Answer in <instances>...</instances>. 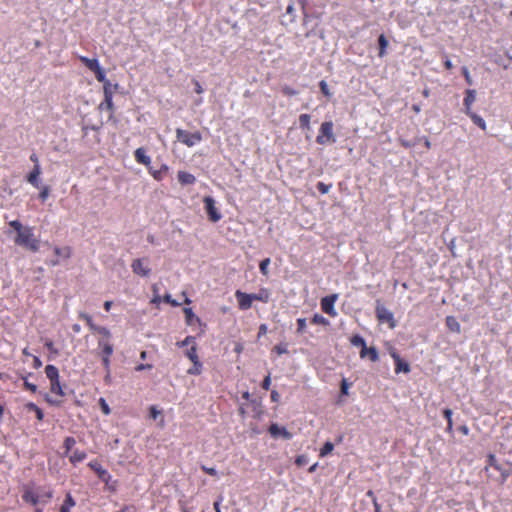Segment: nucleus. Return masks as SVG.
I'll return each mask as SVG.
<instances>
[{"instance_id": "obj_1", "label": "nucleus", "mask_w": 512, "mask_h": 512, "mask_svg": "<svg viewBox=\"0 0 512 512\" xmlns=\"http://www.w3.org/2000/svg\"><path fill=\"white\" fill-rule=\"evenodd\" d=\"M9 226L17 232V236L14 239L16 245L24 247L31 252L39 251L40 241L34 236L32 227L23 226L18 220L10 221Z\"/></svg>"}, {"instance_id": "obj_2", "label": "nucleus", "mask_w": 512, "mask_h": 512, "mask_svg": "<svg viewBox=\"0 0 512 512\" xmlns=\"http://www.w3.org/2000/svg\"><path fill=\"white\" fill-rule=\"evenodd\" d=\"M114 352L111 339H98V356L101 358L102 364L106 371L110 370L111 356Z\"/></svg>"}, {"instance_id": "obj_3", "label": "nucleus", "mask_w": 512, "mask_h": 512, "mask_svg": "<svg viewBox=\"0 0 512 512\" xmlns=\"http://www.w3.org/2000/svg\"><path fill=\"white\" fill-rule=\"evenodd\" d=\"M176 138L180 143L187 147H193L199 144L203 139L200 131L189 132L182 128L176 129Z\"/></svg>"}, {"instance_id": "obj_4", "label": "nucleus", "mask_w": 512, "mask_h": 512, "mask_svg": "<svg viewBox=\"0 0 512 512\" xmlns=\"http://www.w3.org/2000/svg\"><path fill=\"white\" fill-rule=\"evenodd\" d=\"M333 122L325 121L321 124L319 129V134L316 137V142L320 145H324L326 143H335L336 137L333 132Z\"/></svg>"}, {"instance_id": "obj_5", "label": "nucleus", "mask_w": 512, "mask_h": 512, "mask_svg": "<svg viewBox=\"0 0 512 512\" xmlns=\"http://www.w3.org/2000/svg\"><path fill=\"white\" fill-rule=\"evenodd\" d=\"M376 317L381 324H388L389 328L395 327L393 313L388 310L379 300L376 302Z\"/></svg>"}, {"instance_id": "obj_6", "label": "nucleus", "mask_w": 512, "mask_h": 512, "mask_svg": "<svg viewBox=\"0 0 512 512\" xmlns=\"http://www.w3.org/2000/svg\"><path fill=\"white\" fill-rule=\"evenodd\" d=\"M203 202L209 220L213 223L218 222L222 218V215L215 205V200L211 196H205Z\"/></svg>"}, {"instance_id": "obj_7", "label": "nucleus", "mask_w": 512, "mask_h": 512, "mask_svg": "<svg viewBox=\"0 0 512 512\" xmlns=\"http://www.w3.org/2000/svg\"><path fill=\"white\" fill-rule=\"evenodd\" d=\"M337 299H338V294H331V295L323 297L320 302L322 311L331 317H335L337 315V311H336L334 305H335Z\"/></svg>"}, {"instance_id": "obj_8", "label": "nucleus", "mask_w": 512, "mask_h": 512, "mask_svg": "<svg viewBox=\"0 0 512 512\" xmlns=\"http://www.w3.org/2000/svg\"><path fill=\"white\" fill-rule=\"evenodd\" d=\"M54 253L57 256V258L48 262V265H50V266L59 265L60 259H63V260L69 259L72 256V248L70 246H64V247L55 246Z\"/></svg>"}, {"instance_id": "obj_9", "label": "nucleus", "mask_w": 512, "mask_h": 512, "mask_svg": "<svg viewBox=\"0 0 512 512\" xmlns=\"http://www.w3.org/2000/svg\"><path fill=\"white\" fill-rule=\"evenodd\" d=\"M235 297L238 302V307L240 310L245 311L251 308L252 302L254 301L253 295L245 293L241 290H236Z\"/></svg>"}, {"instance_id": "obj_10", "label": "nucleus", "mask_w": 512, "mask_h": 512, "mask_svg": "<svg viewBox=\"0 0 512 512\" xmlns=\"http://www.w3.org/2000/svg\"><path fill=\"white\" fill-rule=\"evenodd\" d=\"M132 271L141 277H147L151 273V269L145 265L144 259H134L131 264Z\"/></svg>"}, {"instance_id": "obj_11", "label": "nucleus", "mask_w": 512, "mask_h": 512, "mask_svg": "<svg viewBox=\"0 0 512 512\" xmlns=\"http://www.w3.org/2000/svg\"><path fill=\"white\" fill-rule=\"evenodd\" d=\"M22 499L24 502L35 506L40 502V495L36 493L31 487L24 486Z\"/></svg>"}, {"instance_id": "obj_12", "label": "nucleus", "mask_w": 512, "mask_h": 512, "mask_svg": "<svg viewBox=\"0 0 512 512\" xmlns=\"http://www.w3.org/2000/svg\"><path fill=\"white\" fill-rule=\"evenodd\" d=\"M391 356L392 358L394 359V362H395V372L398 374V373H401V372H404V373H407L410 371V366L408 364L407 361H405L404 359H402L397 353L396 351H392L391 352Z\"/></svg>"}, {"instance_id": "obj_13", "label": "nucleus", "mask_w": 512, "mask_h": 512, "mask_svg": "<svg viewBox=\"0 0 512 512\" xmlns=\"http://www.w3.org/2000/svg\"><path fill=\"white\" fill-rule=\"evenodd\" d=\"M42 170L40 165H34L33 169L28 173L26 180L35 188H40L39 176Z\"/></svg>"}, {"instance_id": "obj_14", "label": "nucleus", "mask_w": 512, "mask_h": 512, "mask_svg": "<svg viewBox=\"0 0 512 512\" xmlns=\"http://www.w3.org/2000/svg\"><path fill=\"white\" fill-rule=\"evenodd\" d=\"M269 433L273 437L281 436L286 440H290L292 438V433L289 432L286 428L280 427L277 424H272L269 427Z\"/></svg>"}, {"instance_id": "obj_15", "label": "nucleus", "mask_w": 512, "mask_h": 512, "mask_svg": "<svg viewBox=\"0 0 512 512\" xmlns=\"http://www.w3.org/2000/svg\"><path fill=\"white\" fill-rule=\"evenodd\" d=\"M88 465L98 474L100 479L107 481L110 478L108 471L104 469L98 462H90Z\"/></svg>"}, {"instance_id": "obj_16", "label": "nucleus", "mask_w": 512, "mask_h": 512, "mask_svg": "<svg viewBox=\"0 0 512 512\" xmlns=\"http://www.w3.org/2000/svg\"><path fill=\"white\" fill-rule=\"evenodd\" d=\"M177 177L181 185H192L196 182V177L186 171H179Z\"/></svg>"}, {"instance_id": "obj_17", "label": "nucleus", "mask_w": 512, "mask_h": 512, "mask_svg": "<svg viewBox=\"0 0 512 512\" xmlns=\"http://www.w3.org/2000/svg\"><path fill=\"white\" fill-rule=\"evenodd\" d=\"M134 156L139 164L148 166L151 163L150 157L146 154V151L143 148H137L134 152Z\"/></svg>"}, {"instance_id": "obj_18", "label": "nucleus", "mask_w": 512, "mask_h": 512, "mask_svg": "<svg viewBox=\"0 0 512 512\" xmlns=\"http://www.w3.org/2000/svg\"><path fill=\"white\" fill-rule=\"evenodd\" d=\"M360 357L361 358L369 357L372 362H376L379 359L378 352H377L376 348H374V347L368 348L367 346H365L364 349H361Z\"/></svg>"}, {"instance_id": "obj_19", "label": "nucleus", "mask_w": 512, "mask_h": 512, "mask_svg": "<svg viewBox=\"0 0 512 512\" xmlns=\"http://www.w3.org/2000/svg\"><path fill=\"white\" fill-rule=\"evenodd\" d=\"M475 99H476V91L472 90V89L467 90L466 96L464 98V106L466 109V114L472 112L471 106L475 102Z\"/></svg>"}, {"instance_id": "obj_20", "label": "nucleus", "mask_w": 512, "mask_h": 512, "mask_svg": "<svg viewBox=\"0 0 512 512\" xmlns=\"http://www.w3.org/2000/svg\"><path fill=\"white\" fill-rule=\"evenodd\" d=\"M254 301L267 303L270 301V292L267 288H260L257 293H252Z\"/></svg>"}, {"instance_id": "obj_21", "label": "nucleus", "mask_w": 512, "mask_h": 512, "mask_svg": "<svg viewBox=\"0 0 512 512\" xmlns=\"http://www.w3.org/2000/svg\"><path fill=\"white\" fill-rule=\"evenodd\" d=\"M79 60L92 72L98 70L99 62L96 58L90 59L86 56H80Z\"/></svg>"}, {"instance_id": "obj_22", "label": "nucleus", "mask_w": 512, "mask_h": 512, "mask_svg": "<svg viewBox=\"0 0 512 512\" xmlns=\"http://www.w3.org/2000/svg\"><path fill=\"white\" fill-rule=\"evenodd\" d=\"M119 85L117 83L112 84L110 80L103 83V94L104 97H112L114 96V93L117 91Z\"/></svg>"}, {"instance_id": "obj_23", "label": "nucleus", "mask_w": 512, "mask_h": 512, "mask_svg": "<svg viewBox=\"0 0 512 512\" xmlns=\"http://www.w3.org/2000/svg\"><path fill=\"white\" fill-rule=\"evenodd\" d=\"M45 374L50 382L60 378L58 368L52 364L45 367Z\"/></svg>"}, {"instance_id": "obj_24", "label": "nucleus", "mask_w": 512, "mask_h": 512, "mask_svg": "<svg viewBox=\"0 0 512 512\" xmlns=\"http://www.w3.org/2000/svg\"><path fill=\"white\" fill-rule=\"evenodd\" d=\"M50 391L59 397H64L65 393L60 382V378L50 382Z\"/></svg>"}, {"instance_id": "obj_25", "label": "nucleus", "mask_w": 512, "mask_h": 512, "mask_svg": "<svg viewBox=\"0 0 512 512\" xmlns=\"http://www.w3.org/2000/svg\"><path fill=\"white\" fill-rule=\"evenodd\" d=\"M75 504L76 502L73 499L71 493H67L66 498L60 507V512H70L71 508L74 507Z\"/></svg>"}, {"instance_id": "obj_26", "label": "nucleus", "mask_w": 512, "mask_h": 512, "mask_svg": "<svg viewBox=\"0 0 512 512\" xmlns=\"http://www.w3.org/2000/svg\"><path fill=\"white\" fill-rule=\"evenodd\" d=\"M98 109L100 111L108 110L111 114L114 112V103L112 97H104L103 101L99 104Z\"/></svg>"}, {"instance_id": "obj_27", "label": "nucleus", "mask_w": 512, "mask_h": 512, "mask_svg": "<svg viewBox=\"0 0 512 512\" xmlns=\"http://www.w3.org/2000/svg\"><path fill=\"white\" fill-rule=\"evenodd\" d=\"M378 47H379L378 56L382 58L385 56L386 49L388 47V40L384 34H381L378 38Z\"/></svg>"}, {"instance_id": "obj_28", "label": "nucleus", "mask_w": 512, "mask_h": 512, "mask_svg": "<svg viewBox=\"0 0 512 512\" xmlns=\"http://www.w3.org/2000/svg\"><path fill=\"white\" fill-rule=\"evenodd\" d=\"M25 407L29 411H33L35 413L36 418H37L38 421H43V419H44L43 410L41 408H39L35 403L29 402V403L26 404Z\"/></svg>"}, {"instance_id": "obj_29", "label": "nucleus", "mask_w": 512, "mask_h": 512, "mask_svg": "<svg viewBox=\"0 0 512 512\" xmlns=\"http://www.w3.org/2000/svg\"><path fill=\"white\" fill-rule=\"evenodd\" d=\"M446 324H447V327L451 331L456 332V333L460 332L461 326H460L459 322L457 321V319L455 317L447 316L446 317Z\"/></svg>"}, {"instance_id": "obj_30", "label": "nucleus", "mask_w": 512, "mask_h": 512, "mask_svg": "<svg viewBox=\"0 0 512 512\" xmlns=\"http://www.w3.org/2000/svg\"><path fill=\"white\" fill-rule=\"evenodd\" d=\"M79 318L85 321L86 325L92 332H95L99 325H96L92 319V317L87 313H80Z\"/></svg>"}, {"instance_id": "obj_31", "label": "nucleus", "mask_w": 512, "mask_h": 512, "mask_svg": "<svg viewBox=\"0 0 512 512\" xmlns=\"http://www.w3.org/2000/svg\"><path fill=\"white\" fill-rule=\"evenodd\" d=\"M86 453L84 451L75 450L69 456V460L72 464H76L82 462L86 458Z\"/></svg>"}, {"instance_id": "obj_32", "label": "nucleus", "mask_w": 512, "mask_h": 512, "mask_svg": "<svg viewBox=\"0 0 512 512\" xmlns=\"http://www.w3.org/2000/svg\"><path fill=\"white\" fill-rule=\"evenodd\" d=\"M467 115L471 118L474 124H476L482 130H486V122L481 116L473 112H470Z\"/></svg>"}, {"instance_id": "obj_33", "label": "nucleus", "mask_w": 512, "mask_h": 512, "mask_svg": "<svg viewBox=\"0 0 512 512\" xmlns=\"http://www.w3.org/2000/svg\"><path fill=\"white\" fill-rule=\"evenodd\" d=\"M310 120H311V117L309 114H301L299 116L300 128L303 130H309L310 129Z\"/></svg>"}, {"instance_id": "obj_34", "label": "nucleus", "mask_w": 512, "mask_h": 512, "mask_svg": "<svg viewBox=\"0 0 512 512\" xmlns=\"http://www.w3.org/2000/svg\"><path fill=\"white\" fill-rule=\"evenodd\" d=\"M350 343L355 347H361V349H364V347L366 346L364 338L358 334L353 335L350 338Z\"/></svg>"}, {"instance_id": "obj_35", "label": "nucleus", "mask_w": 512, "mask_h": 512, "mask_svg": "<svg viewBox=\"0 0 512 512\" xmlns=\"http://www.w3.org/2000/svg\"><path fill=\"white\" fill-rule=\"evenodd\" d=\"M193 366L187 370L189 375H200L202 373L203 365L200 361L192 362Z\"/></svg>"}, {"instance_id": "obj_36", "label": "nucleus", "mask_w": 512, "mask_h": 512, "mask_svg": "<svg viewBox=\"0 0 512 512\" xmlns=\"http://www.w3.org/2000/svg\"><path fill=\"white\" fill-rule=\"evenodd\" d=\"M186 356L191 362L200 361L197 353L196 344L192 345L190 349L186 351Z\"/></svg>"}, {"instance_id": "obj_37", "label": "nucleus", "mask_w": 512, "mask_h": 512, "mask_svg": "<svg viewBox=\"0 0 512 512\" xmlns=\"http://www.w3.org/2000/svg\"><path fill=\"white\" fill-rule=\"evenodd\" d=\"M311 323L312 324H315V325H322V326H326L329 324V321L322 315L316 313L313 315V317L311 318Z\"/></svg>"}, {"instance_id": "obj_38", "label": "nucleus", "mask_w": 512, "mask_h": 512, "mask_svg": "<svg viewBox=\"0 0 512 512\" xmlns=\"http://www.w3.org/2000/svg\"><path fill=\"white\" fill-rule=\"evenodd\" d=\"M100 335L99 339H111V332L108 328L104 326H98L97 330L94 332Z\"/></svg>"}, {"instance_id": "obj_39", "label": "nucleus", "mask_w": 512, "mask_h": 512, "mask_svg": "<svg viewBox=\"0 0 512 512\" xmlns=\"http://www.w3.org/2000/svg\"><path fill=\"white\" fill-rule=\"evenodd\" d=\"M487 464H488V466L493 467L498 471H502V466L498 463L497 458L494 454L488 455Z\"/></svg>"}, {"instance_id": "obj_40", "label": "nucleus", "mask_w": 512, "mask_h": 512, "mask_svg": "<svg viewBox=\"0 0 512 512\" xmlns=\"http://www.w3.org/2000/svg\"><path fill=\"white\" fill-rule=\"evenodd\" d=\"M333 449H334V444L327 441L320 449V456L324 457V456L328 455L329 453H331L333 451Z\"/></svg>"}, {"instance_id": "obj_41", "label": "nucleus", "mask_w": 512, "mask_h": 512, "mask_svg": "<svg viewBox=\"0 0 512 512\" xmlns=\"http://www.w3.org/2000/svg\"><path fill=\"white\" fill-rule=\"evenodd\" d=\"M270 258H265L263 259L260 264H259V269H260V272L264 275V276H267L269 274V271H268V267L270 265Z\"/></svg>"}, {"instance_id": "obj_42", "label": "nucleus", "mask_w": 512, "mask_h": 512, "mask_svg": "<svg viewBox=\"0 0 512 512\" xmlns=\"http://www.w3.org/2000/svg\"><path fill=\"white\" fill-rule=\"evenodd\" d=\"M49 194H50L49 186L44 185V186L40 187V192H39L38 197L42 202H45L47 200V198L49 197Z\"/></svg>"}, {"instance_id": "obj_43", "label": "nucleus", "mask_w": 512, "mask_h": 512, "mask_svg": "<svg viewBox=\"0 0 512 512\" xmlns=\"http://www.w3.org/2000/svg\"><path fill=\"white\" fill-rule=\"evenodd\" d=\"M75 444L76 440L73 437H66L64 440L65 454H68Z\"/></svg>"}, {"instance_id": "obj_44", "label": "nucleus", "mask_w": 512, "mask_h": 512, "mask_svg": "<svg viewBox=\"0 0 512 512\" xmlns=\"http://www.w3.org/2000/svg\"><path fill=\"white\" fill-rule=\"evenodd\" d=\"M44 345L49 350V352L54 356H57L59 354V350L55 347L54 342L52 340L46 339Z\"/></svg>"}, {"instance_id": "obj_45", "label": "nucleus", "mask_w": 512, "mask_h": 512, "mask_svg": "<svg viewBox=\"0 0 512 512\" xmlns=\"http://www.w3.org/2000/svg\"><path fill=\"white\" fill-rule=\"evenodd\" d=\"M272 352L276 353L277 355L287 354V345L284 343L277 344L273 347Z\"/></svg>"}, {"instance_id": "obj_46", "label": "nucleus", "mask_w": 512, "mask_h": 512, "mask_svg": "<svg viewBox=\"0 0 512 512\" xmlns=\"http://www.w3.org/2000/svg\"><path fill=\"white\" fill-rule=\"evenodd\" d=\"M306 319L305 318H298L297 319V333L298 334H304L306 332Z\"/></svg>"}, {"instance_id": "obj_47", "label": "nucleus", "mask_w": 512, "mask_h": 512, "mask_svg": "<svg viewBox=\"0 0 512 512\" xmlns=\"http://www.w3.org/2000/svg\"><path fill=\"white\" fill-rule=\"evenodd\" d=\"M93 73L95 74V77L99 82L104 83L108 81V79L106 78L105 71L100 66L98 67V70H95Z\"/></svg>"}, {"instance_id": "obj_48", "label": "nucleus", "mask_w": 512, "mask_h": 512, "mask_svg": "<svg viewBox=\"0 0 512 512\" xmlns=\"http://www.w3.org/2000/svg\"><path fill=\"white\" fill-rule=\"evenodd\" d=\"M319 87H320V90L322 92V94L325 96V97H331V92H330V89L328 87V84L326 83L325 80H321L319 82Z\"/></svg>"}, {"instance_id": "obj_49", "label": "nucleus", "mask_w": 512, "mask_h": 512, "mask_svg": "<svg viewBox=\"0 0 512 512\" xmlns=\"http://www.w3.org/2000/svg\"><path fill=\"white\" fill-rule=\"evenodd\" d=\"M443 414L445 416V418L447 419V429L448 430H451L452 429V410L451 409H445L443 411Z\"/></svg>"}, {"instance_id": "obj_50", "label": "nucleus", "mask_w": 512, "mask_h": 512, "mask_svg": "<svg viewBox=\"0 0 512 512\" xmlns=\"http://www.w3.org/2000/svg\"><path fill=\"white\" fill-rule=\"evenodd\" d=\"M331 188V184H325L324 182L317 183V189L321 194H327Z\"/></svg>"}, {"instance_id": "obj_51", "label": "nucleus", "mask_w": 512, "mask_h": 512, "mask_svg": "<svg viewBox=\"0 0 512 512\" xmlns=\"http://www.w3.org/2000/svg\"><path fill=\"white\" fill-rule=\"evenodd\" d=\"M282 93L286 96H295L298 94L297 90L288 85L282 87Z\"/></svg>"}, {"instance_id": "obj_52", "label": "nucleus", "mask_w": 512, "mask_h": 512, "mask_svg": "<svg viewBox=\"0 0 512 512\" xmlns=\"http://www.w3.org/2000/svg\"><path fill=\"white\" fill-rule=\"evenodd\" d=\"M308 463V457L304 454L298 455L295 459V464L299 467L304 466Z\"/></svg>"}, {"instance_id": "obj_53", "label": "nucleus", "mask_w": 512, "mask_h": 512, "mask_svg": "<svg viewBox=\"0 0 512 512\" xmlns=\"http://www.w3.org/2000/svg\"><path fill=\"white\" fill-rule=\"evenodd\" d=\"M184 314H185V318H186V322L188 324H191L192 323V319L195 317V314L192 310V308H184Z\"/></svg>"}, {"instance_id": "obj_54", "label": "nucleus", "mask_w": 512, "mask_h": 512, "mask_svg": "<svg viewBox=\"0 0 512 512\" xmlns=\"http://www.w3.org/2000/svg\"><path fill=\"white\" fill-rule=\"evenodd\" d=\"M23 380H24V382H23V387H24L26 390H28V391H30V392H32V393H36V391H37V386H36L35 384L30 383L29 381H27V379H26L25 377H23Z\"/></svg>"}, {"instance_id": "obj_55", "label": "nucleus", "mask_w": 512, "mask_h": 512, "mask_svg": "<svg viewBox=\"0 0 512 512\" xmlns=\"http://www.w3.org/2000/svg\"><path fill=\"white\" fill-rule=\"evenodd\" d=\"M99 405L101 407V410L102 412L105 414V415H109L110 414V408H109V405L107 404L106 400L104 398H100L99 399Z\"/></svg>"}, {"instance_id": "obj_56", "label": "nucleus", "mask_w": 512, "mask_h": 512, "mask_svg": "<svg viewBox=\"0 0 512 512\" xmlns=\"http://www.w3.org/2000/svg\"><path fill=\"white\" fill-rule=\"evenodd\" d=\"M195 344V338L193 336H187L183 341L181 342H178V346L180 347H183V346H187L189 344Z\"/></svg>"}, {"instance_id": "obj_57", "label": "nucleus", "mask_w": 512, "mask_h": 512, "mask_svg": "<svg viewBox=\"0 0 512 512\" xmlns=\"http://www.w3.org/2000/svg\"><path fill=\"white\" fill-rule=\"evenodd\" d=\"M286 14L291 16V21L296 19V12L293 4H289L286 8Z\"/></svg>"}, {"instance_id": "obj_58", "label": "nucleus", "mask_w": 512, "mask_h": 512, "mask_svg": "<svg viewBox=\"0 0 512 512\" xmlns=\"http://www.w3.org/2000/svg\"><path fill=\"white\" fill-rule=\"evenodd\" d=\"M163 301L167 304H170L171 306H178L179 303L177 301H175L174 299H172L171 295L170 294H165L164 297H163Z\"/></svg>"}, {"instance_id": "obj_59", "label": "nucleus", "mask_w": 512, "mask_h": 512, "mask_svg": "<svg viewBox=\"0 0 512 512\" xmlns=\"http://www.w3.org/2000/svg\"><path fill=\"white\" fill-rule=\"evenodd\" d=\"M270 385H271V377H270V374H268L262 381V384H261V387L264 389V390H269L270 389Z\"/></svg>"}, {"instance_id": "obj_60", "label": "nucleus", "mask_w": 512, "mask_h": 512, "mask_svg": "<svg viewBox=\"0 0 512 512\" xmlns=\"http://www.w3.org/2000/svg\"><path fill=\"white\" fill-rule=\"evenodd\" d=\"M192 83L194 84L195 88H194V91L197 93V94H202L204 92V89L202 87V85L200 84V82L197 80V79H193L192 80Z\"/></svg>"}, {"instance_id": "obj_61", "label": "nucleus", "mask_w": 512, "mask_h": 512, "mask_svg": "<svg viewBox=\"0 0 512 512\" xmlns=\"http://www.w3.org/2000/svg\"><path fill=\"white\" fill-rule=\"evenodd\" d=\"M201 469L203 470V472H205L206 474L208 475H211V476H216L217 475V471L215 468L213 467H207V466H202Z\"/></svg>"}, {"instance_id": "obj_62", "label": "nucleus", "mask_w": 512, "mask_h": 512, "mask_svg": "<svg viewBox=\"0 0 512 512\" xmlns=\"http://www.w3.org/2000/svg\"><path fill=\"white\" fill-rule=\"evenodd\" d=\"M52 497H53V491L48 490L45 493H43L42 495H40V500L42 499L43 502H47L48 500L52 499Z\"/></svg>"}, {"instance_id": "obj_63", "label": "nucleus", "mask_w": 512, "mask_h": 512, "mask_svg": "<svg viewBox=\"0 0 512 512\" xmlns=\"http://www.w3.org/2000/svg\"><path fill=\"white\" fill-rule=\"evenodd\" d=\"M349 383L347 382L346 379H343L342 382H341V394L343 395H347L348 394V389H349Z\"/></svg>"}, {"instance_id": "obj_64", "label": "nucleus", "mask_w": 512, "mask_h": 512, "mask_svg": "<svg viewBox=\"0 0 512 512\" xmlns=\"http://www.w3.org/2000/svg\"><path fill=\"white\" fill-rule=\"evenodd\" d=\"M117 512H137V510L133 505H125Z\"/></svg>"}]
</instances>
